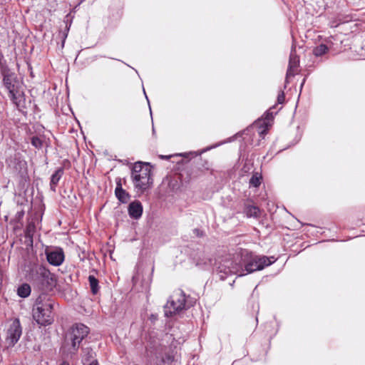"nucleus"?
<instances>
[{
  "label": "nucleus",
  "instance_id": "nucleus-1",
  "mask_svg": "<svg viewBox=\"0 0 365 365\" xmlns=\"http://www.w3.org/2000/svg\"><path fill=\"white\" fill-rule=\"evenodd\" d=\"M55 304L54 299L46 293L40 294L36 299L32 308V317L40 327H47L53 323Z\"/></svg>",
  "mask_w": 365,
  "mask_h": 365
},
{
  "label": "nucleus",
  "instance_id": "nucleus-2",
  "mask_svg": "<svg viewBox=\"0 0 365 365\" xmlns=\"http://www.w3.org/2000/svg\"><path fill=\"white\" fill-rule=\"evenodd\" d=\"M89 328L81 323H76L66 331L61 346L64 355L72 357L76 355L82 341L89 334Z\"/></svg>",
  "mask_w": 365,
  "mask_h": 365
},
{
  "label": "nucleus",
  "instance_id": "nucleus-3",
  "mask_svg": "<svg viewBox=\"0 0 365 365\" xmlns=\"http://www.w3.org/2000/svg\"><path fill=\"white\" fill-rule=\"evenodd\" d=\"M29 278L34 289L41 291L42 293L51 291L56 284L55 275L43 265L34 267L31 270Z\"/></svg>",
  "mask_w": 365,
  "mask_h": 365
},
{
  "label": "nucleus",
  "instance_id": "nucleus-4",
  "mask_svg": "<svg viewBox=\"0 0 365 365\" xmlns=\"http://www.w3.org/2000/svg\"><path fill=\"white\" fill-rule=\"evenodd\" d=\"M131 179L135 188L143 192L153 185L152 167L149 163H135L131 170Z\"/></svg>",
  "mask_w": 365,
  "mask_h": 365
},
{
  "label": "nucleus",
  "instance_id": "nucleus-5",
  "mask_svg": "<svg viewBox=\"0 0 365 365\" xmlns=\"http://www.w3.org/2000/svg\"><path fill=\"white\" fill-rule=\"evenodd\" d=\"M274 257L254 255L247 250L242 252V266L245 267L244 272L247 274L252 273L256 271L262 270L264 267L271 265L275 262Z\"/></svg>",
  "mask_w": 365,
  "mask_h": 365
},
{
  "label": "nucleus",
  "instance_id": "nucleus-6",
  "mask_svg": "<svg viewBox=\"0 0 365 365\" xmlns=\"http://www.w3.org/2000/svg\"><path fill=\"white\" fill-rule=\"evenodd\" d=\"M185 294L182 290L174 293L163 307L165 317H173L182 310L185 307Z\"/></svg>",
  "mask_w": 365,
  "mask_h": 365
},
{
  "label": "nucleus",
  "instance_id": "nucleus-7",
  "mask_svg": "<svg viewBox=\"0 0 365 365\" xmlns=\"http://www.w3.org/2000/svg\"><path fill=\"white\" fill-rule=\"evenodd\" d=\"M237 274L238 276L245 274L242 265L234 263L231 260H226L219 265L217 268V274L221 280L225 279L229 274Z\"/></svg>",
  "mask_w": 365,
  "mask_h": 365
},
{
  "label": "nucleus",
  "instance_id": "nucleus-8",
  "mask_svg": "<svg viewBox=\"0 0 365 365\" xmlns=\"http://www.w3.org/2000/svg\"><path fill=\"white\" fill-rule=\"evenodd\" d=\"M3 76V83L9 94L21 88V83L16 73L12 72L7 66L1 71Z\"/></svg>",
  "mask_w": 365,
  "mask_h": 365
},
{
  "label": "nucleus",
  "instance_id": "nucleus-9",
  "mask_svg": "<svg viewBox=\"0 0 365 365\" xmlns=\"http://www.w3.org/2000/svg\"><path fill=\"white\" fill-rule=\"evenodd\" d=\"M22 334V328L19 319H14L6 330V341L9 346H14Z\"/></svg>",
  "mask_w": 365,
  "mask_h": 365
},
{
  "label": "nucleus",
  "instance_id": "nucleus-10",
  "mask_svg": "<svg viewBox=\"0 0 365 365\" xmlns=\"http://www.w3.org/2000/svg\"><path fill=\"white\" fill-rule=\"evenodd\" d=\"M45 253L48 262L53 266H60L64 262L65 255L61 247H54L47 249Z\"/></svg>",
  "mask_w": 365,
  "mask_h": 365
},
{
  "label": "nucleus",
  "instance_id": "nucleus-11",
  "mask_svg": "<svg viewBox=\"0 0 365 365\" xmlns=\"http://www.w3.org/2000/svg\"><path fill=\"white\" fill-rule=\"evenodd\" d=\"M9 97L12 103L15 105L16 109L21 112L26 108V101L24 91L21 88L14 91V93L9 94Z\"/></svg>",
  "mask_w": 365,
  "mask_h": 365
},
{
  "label": "nucleus",
  "instance_id": "nucleus-12",
  "mask_svg": "<svg viewBox=\"0 0 365 365\" xmlns=\"http://www.w3.org/2000/svg\"><path fill=\"white\" fill-rule=\"evenodd\" d=\"M299 65V59L295 52L292 51L289 56V66L286 74V83H288V78L291 76H294L296 70Z\"/></svg>",
  "mask_w": 365,
  "mask_h": 365
},
{
  "label": "nucleus",
  "instance_id": "nucleus-13",
  "mask_svg": "<svg viewBox=\"0 0 365 365\" xmlns=\"http://www.w3.org/2000/svg\"><path fill=\"white\" fill-rule=\"evenodd\" d=\"M143 211V208L142 203L138 200H134L133 202H130L128 207L129 216L132 219L135 220H138L142 216Z\"/></svg>",
  "mask_w": 365,
  "mask_h": 365
},
{
  "label": "nucleus",
  "instance_id": "nucleus-14",
  "mask_svg": "<svg viewBox=\"0 0 365 365\" xmlns=\"http://www.w3.org/2000/svg\"><path fill=\"white\" fill-rule=\"evenodd\" d=\"M115 195L117 199L122 203H127L130 198V194L122 187L120 178L116 180Z\"/></svg>",
  "mask_w": 365,
  "mask_h": 365
},
{
  "label": "nucleus",
  "instance_id": "nucleus-15",
  "mask_svg": "<svg viewBox=\"0 0 365 365\" xmlns=\"http://www.w3.org/2000/svg\"><path fill=\"white\" fill-rule=\"evenodd\" d=\"M64 173V170L63 168H58L54 173L52 174L51 177V181H50V189L53 192H56V186L58 185L59 180L62 178L63 175Z\"/></svg>",
  "mask_w": 365,
  "mask_h": 365
},
{
  "label": "nucleus",
  "instance_id": "nucleus-16",
  "mask_svg": "<svg viewBox=\"0 0 365 365\" xmlns=\"http://www.w3.org/2000/svg\"><path fill=\"white\" fill-rule=\"evenodd\" d=\"M83 356H82V362L83 365H88L93 360H96V353L90 347L83 348Z\"/></svg>",
  "mask_w": 365,
  "mask_h": 365
},
{
  "label": "nucleus",
  "instance_id": "nucleus-17",
  "mask_svg": "<svg viewBox=\"0 0 365 365\" xmlns=\"http://www.w3.org/2000/svg\"><path fill=\"white\" fill-rule=\"evenodd\" d=\"M148 355L155 356L156 358H163V347L160 344L151 346V344L146 347Z\"/></svg>",
  "mask_w": 365,
  "mask_h": 365
},
{
  "label": "nucleus",
  "instance_id": "nucleus-18",
  "mask_svg": "<svg viewBox=\"0 0 365 365\" xmlns=\"http://www.w3.org/2000/svg\"><path fill=\"white\" fill-rule=\"evenodd\" d=\"M31 287L27 283H24L17 289V294L21 298H26L31 294Z\"/></svg>",
  "mask_w": 365,
  "mask_h": 365
},
{
  "label": "nucleus",
  "instance_id": "nucleus-19",
  "mask_svg": "<svg viewBox=\"0 0 365 365\" xmlns=\"http://www.w3.org/2000/svg\"><path fill=\"white\" fill-rule=\"evenodd\" d=\"M88 279L91 292L96 294L99 291L98 280L93 275H89Z\"/></svg>",
  "mask_w": 365,
  "mask_h": 365
},
{
  "label": "nucleus",
  "instance_id": "nucleus-20",
  "mask_svg": "<svg viewBox=\"0 0 365 365\" xmlns=\"http://www.w3.org/2000/svg\"><path fill=\"white\" fill-rule=\"evenodd\" d=\"M245 212L249 217H257L259 216V209L256 206L247 205L245 207Z\"/></svg>",
  "mask_w": 365,
  "mask_h": 365
},
{
  "label": "nucleus",
  "instance_id": "nucleus-21",
  "mask_svg": "<svg viewBox=\"0 0 365 365\" xmlns=\"http://www.w3.org/2000/svg\"><path fill=\"white\" fill-rule=\"evenodd\" d=\"M262 175L255 173L252 175V178L250 180V186L254 187H258L261 184Z\"/></svg>",
  "mask_w": 365,
  "mask_h": 365
},
{
  "label": "nucleus",
  "instance_id": "nucleus-22",
  "mask_svg": "<svg viewBox=\"0 0 365 365\" xmlns=\"http://www.w3.org/2000/svg\"><path fill=\"white\" fill-rule=\"evenodd\" d=\"M24 210L23 209L16 212L14 218H12L10 221V223L16 226L17 224H21L22 219L24 216Z\"/></svg>",
  "mask_w": 365,
  "mask_h": 365
},
{
  "label": "nucleus",
  "instance_id": "nucleus-23",
  "mask_svg": "<svg viewBox=\"0 0 365 365\" xmlns=\"http://www.w3.org/2000/svg\"><path fill=\"white\" fill-rule=\"evenodd\" d=\"M328 51V47L324 44L322 43L313 49V54L316 56H322V55L325 54Z\"/></svg>",
  "mask_w": 365,
  "mask_h": 365
},
{
  "label": "nucleus",
  "instance_id": "nucleus-24",
  "mask_svg": "<svg viewBox=\"0 0 365 365\" xmlns=\"http://www.w3.org/2000/svg\"><path fill=\"white\" fill-rule=\"evenodd\" d=\"M31 145L36 148L40 149L43 146V141L38 136H33L31 139Z\"/></svg>",
  "mask_w": 365,
  "mask_h": 365
},
{
  "label": "nucleus",
  "instance_id": "nucleus-25",
  "mask_svg": "<svg viewBox=\"0 0 365 365\" xmlns=\"http://www.w3.org/2000/svg\"><path fill=\"white\" fill-rule=\"evenodd\" d=\"M285 96L284 91H281L277 96V102L279 104H282L284 102Z\"/></svg>",
  "mask_w": 365,
  "mask_h": 365
},
{
  "label": "nucleus",
  "instance_id": "nucleus-26",
  "mask_svg": "<svg viewBox=\"0 0 365 365\" xmlns=\"http://www.w3.org/2000/svg\"><path fill=\"white\" fill-rule=\"evenodd\" d=\"M70 26H68V24L66 25V29H65V31L63 32L62 34V36L63 38V41H65V39L66 38L67 36H68V32L69 31V29H70Z\"/></svg>",
  "mask_w": 365,
  "mask_h": 365
},
{
  "label": "nucleus",
  "instance_id": "nucleus-27",
  "mask_svg": "<svg viewBox=\"0 0 365 365\" xmlns=\"http://www.w3.org/2000/svg\"><path fill=\"white\" fill-rule=\"evenodd\" d=\"M193 233L197 237H201L202 235V232L200 230H199L198 228L194 229Z\"/></svg>",
  "mask_w": 365,
  "mask_h": 365
},
{
  "label": "nucleus",
  "instance_id": "nucleus-28",
  "mask_svg": "<svg viewBox=\"0 0 365 365\" xmlns=\"http://www.w3.org/2000/svg\"><path fill=\"white\" fill-rule=\"evenodd\" d=\"M266 131L265 130H262L259 132L260 137L264 138V135L265 134Z\"/></svg>",
  "mask_w": 365,
  "mask_h": 365
},
{
  "label": "nucleus",
  "instance_id": "nucleus-29",
  "mask_svg": "<svg viewBox=\"0 0 365 365\" xmlns=\"http://www.w3.org/2000/svg\"><path fill=\"white\" fill-rule=\"evenodd\" d=\"M150 319L152 321H155L157 320V315H155V314H152L151 317H150Z\"/></svg>",
  "mask_w": 365,
  "mask_h": 365
},
{
  "label": "nucleus",
  "instance_id": "nucleus-30",
  "mask_svg": "<svg viewBox=\"0 0 365 365\" xmlns=\"http://www.w3.org/2000/svg\"><path fill=\"white\" fill-rule=\"evenodd\" d=\"M160 158H161L162 159H166V160H168V159L170 158V156H168V155H160Z\"/></svg>",
  "mask_w": 365,
  "mask_h": 365
},
{
  "label": "nucleus",
  "instance_id": "nucleus-31",
  "mask_svg": "<svg viewBox=\"0 0 365 365\" xmlns=\"http://www.w3.org/2000/svg\"><path fill=\"white\" fill-rule=\"evenodd\" d=\"M59 365H70V364L68 361H63Z\"/></svg>",
  "mask_w": 365,
  "mask_h": 365
},
{
  "label": "nucleus",
  "instance_id": "nucleus-32",
  "mask_svg": "<svg viewBox=\"0 0 365 365\" xmlns=\"http://www.w3.org/2000/svg\"><path fill=\"white\" fill-rule=\"evenodd\" d=\"M8 220H9V216H8V215H5V216H4V220H5L6 222H7V221H8Z\"/></svg>",
  "mask_w": 365,
  "mask_h": 365
},
{
  "label": "nucleus",
  "instance_id": "nucleus-33",
  "mask_svg": "<svg viewBox=\"0 0 365 365\" xmlns=\"http://www.w3.org/2000/svg\"><path fill=\"white\" fill-rule=\"evenodd\" d=\"M304 82H305V78L303 79V81H302V83L301 84V87H302L304 86Z\"/></svg>",
  "mask_w": 365,
  "mask_h": 365
},
{
  "label": "nucleus",
  "instance_id": "nucleus-34",
  "mask_svg": "<svg viewBox=\"0 0 365 365\" xmlns=\"http://www.w3.org/2000/svg\"><path fill=\"white\" fill-rule=\"evenodd\" d=\"M153 133H155V128H154V127H153Z\"/></svg>",
  "mask_w": 365,
  "mask_h": 365
}]
</instances>
